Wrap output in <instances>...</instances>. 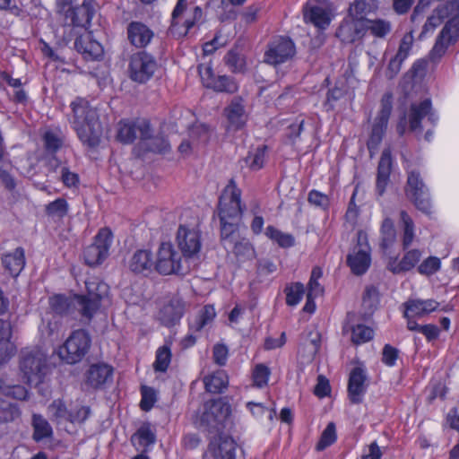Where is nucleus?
<instances>
[{
	"label": "nucleus",
	"instance_id": "4be33fe9",
	"mask_svg": "<svg viewBox=\"0 0 459 459\" xmlns=\"http://www.w3.org/2000/svg\"><path fill=\"white\" fill-rule=\"evenodd\" d=\"M129 271L134 274L149 275L154 270L153 254L150 249H137L127 261Z\"/></svg>",
	"mask_w": 459,
	"mask_h": 459
},
{
	"label": "nucleus",
	"instance_id": "39448f33",
	"mask_svg": "<svg viewBox=\"0 0 459 459\" xmlns=\"http://www.w3.org/2000/svg\"><path fill=\"white\" fill-rule=\"evenodd\" d=\"M393 110V94L386 92L383 95L380 102V110L375 117L369 137L367 142V148L370 157L377 152L387 130L390 116Z\"/></svg>",
	"mask_w": 459,
	"mask_h": 459
},
{
	"label": "nucleus",
	"instance_id": "4468645a",
	"mask_svg": "<svg viewBox=\"0 0 459 459\" xmlns=\"http://www.w3.org/2000/svg\"><path fill=\"white\" fill-rule=\"evenodd\" d=\"M369 251L367 235L359 230L357 234V245L347 255V264L354 274L362 275L369 268L371 263Z\"/></svg>",
	"mask_w": 459,
	"mask_h": 459
},
{
	"label": "nucleus",
	"instance_id": "49530a36",
	"mask_svg": "<svg viewBox=\"0 0 459 459\" xmlns=\"http://www.w3.org/2000/svg\"><path fill=\"white\" fill-rule=\"evenodd\" d=\"M337 439L336 427L333 422H329L326 428L323 430L318 442L316 445V450L318 452L324 451L328 446L335 443Z\"/></svg>",
	"mask_w": 459,
	"mask_h": 459
},
{
	"label": "nucleus",
	"instance_id": "f03ea898",
	"mask_svg": "<svg viewBox=\"0 0 459 459\" xmlns=\"http://www.w3.org/2000/svg\"><path fill=\"white\" fill-rule=\"evenodd\" d=\"M230 414V405L221 397L211 399L204 403L198 417V426L209 433L219 432Z\"/></svg>",
	"mask_w": 459,
	"mask_h": 459
},
{
	"label": "nucleus",
	"instance_id": "423d86ee",
	"mask_svg": "<svg viewBox=\"0 0 459 459\" xmlns=\"http://www.w3.org/2000/svg\"><path fill=\"white\" fill-rule=\"evenodd\" d=\"M20 369L29 385L42 382L47 371V356L39 349L23 350L20 355Z\"/></svg>",
	"mask_w": 459,
	"mask_h": 459
},
{
	"label": "nucleus",
	"instance_id": "72a5a7b5",
	"mask_svg": "<svg viewBox=\"0 0 459 459\" xmlns=\"http://www.w3.org/2000/svg\"><path fill=\"white\" fill-rule=\"evenodd\" d=\"M205 390L211 394H221L229 385L228 376L223 370H217L204 377Z\"/></svg>",
	"mask_w": 459,
	"mask_h": 459
},
{
	"label": "nucleus",
	"instance_id": "ddd939ff",
	"mask_svg": "<svg viewBox=\"0 0 459 459\" xmlns=\"http://www.w3.org/2000/svg\"><path fill=\"white\" fill-rule=\"evenodd\" d=\"M157 69L155 58L145 51H140L131 56L129 63V76L138 83L149 81Z\"/></svg>",
	"mask_w": 459,
	"mask_h": 459
},
{
	"label": "nucleus",
	"instance_id": "de8ad7c7",
	"mask_svg": "<svg viewBox=\"0 0 459 459\" xmlns=\"http://www.w3.org/2000/svg\"><path fill=\"white\" fill-rule=\"evenodd\" d=\"M400 217L403 223V249L406 250L411 245L414 238V223L405 211L400 212Z\"/></svg>",
	"mask_w": 459,
	"mask_h": 459
},
{
	"label": "nucleus",
	"instance_id": "7ed1b4c3",
	"mask_svg": "<svg viewBox=\"0 0 459 459\" xmlns=\"http://www.w3.org/2000/svg\"><path fill=\"white\" fill-rule=\"evenodd\" d=\"M217 214L220 221L240 222L242 220L241 190L234 178L230 179L219 197Z\"/></svg>",
	"mask_w": 459,
	"mask_h": 459
},
{
	"label": "nucleus",
	"instance_id": "a18cd8bd",
	"mask_svg": "<svg viewBox=\"0 0 459 459\" xmlns=\"http://www.w3.org/2000/svg\"><path fill=\"white\" fill-rule=\"evenodd\" d=\"M229 249L234 253L237 257L244 260L252 259L255 255V249L248 239L240 238L235 241L234 245L230 246Z\"/></svg>",
	"mask_w": 459,
	"mask_h": 459
},
{
	"label": "nucleus",
	"instance_id": "f3484780",
	"mask_svg": "<svg viewBox=\"0 0 459 459\" xmlns=\"http://www.w3.org/2000/svg\"><path fill=\"white\" fill-rule=\"evenodd\" d=\"M177 243L185 258H193L201 250V238L198 231L189 230L184 225L178 227Z\"/></svg>",
	"mask_w": 459,
	"mask_h": 459
},
{
	"label": "nucleus",
	"instance_id": "4d7b16f0",
	"mask_svg": "<svg viewBox=\"0 0 459 459\" xmlns=\"http://www.w3.org/2000/svg\"><path fill=\"white\" fill-rule=\"evenodd\" d=\"M72 300L64 295H56L50 299V307L57 315H67L70 311Z\"/></svg>",
	"mask_w": 459,
	"mask_h": 459
},
{
	"label": "nucleus",
	"instance_id": "603ef678",
	"mask_svg": "<svg viewBox=\"0 0 459 459\" xmlns=\"http://www.w3.org/2000/svg\"><path fill=\"white\" fill-rule=\"evenodd\" d=\"M379 303V291L376 286L370 285L366 287L363 297L362 305L370 313H372Z\"/></svg>",
	"mask_w": 459,
	"mask_h": 459
},
{
	"label": "nucleus",
	"instance_id": "052dcab7",
	"mask_svg": "<svg viewBox=\"0 0 459 459\" xmlns=\"http://www.w3.org/2000/svg\"><path fill=\"white\" fill-rule=\"evenodd\" d=\"M403 306L405 307L403 316L422 317L426 315L423 299H408Z\"/></svg>",
	"mask_w": 459,
	"mask_h": 459
},
{
	"label": "nucleus",
	"instance_id": "473e14b6",
	"mask_svg": "<svg viewBox=\"0 0 459 459\" xmlns=\"http://www.w3.org/2000/svg\"><path fill=\"white\" fill-rule=\"evenodd\" d=\"M454 33L449 32L448 26L442 28L437 35L435 44L429 52V59L433 63L438 62L441 57L446 54L448 47L455 44L457 40L450 39Z\"/></svg>",
	"mask_w": 459,
	"mask_h": 459
},
{
	"label": "nucleus",
	"instance_id": "f8f14e48",
	"mask_svg": "<svg viewBox=\"0 0 459 459\" xmlns=\"http://www.w3.org/2000/svg\"><path fill=\"white\" fill-rule=\"evenodd\" d=\"M199 74L204 86L215 92L233 94L238 90V83L232 76L215 74L210 65H200Z\"/></svg>",
	"mask_w": 459,
	"mask_h": 459
},
{
	"label": "nucleus",
	"instance_id": "6e6552de",
	"mask_svg": "<svg viewBox=\"0 0 459 459\" xmlns=\"http://www.w3.org/2000/svg\"><path fill=\"white\" fill-rule=\"evenodd\" d=\"M405 195L419 211L426 214L431 212L429 188L425 185L419 170L413 169L407 171Z\"/></svg>",
	"mask_w": 459,
	"mask_h": 459
},
{
	"label": "nucleus",
	"instance_id": "9d476101",
	"mask_svg": "<svg viewBox=\"0 0 459 459\" xmlns=\"http://www.w3.org/2000/svg\"><path fill=\"white\" fill-rule=\"evenodd\" d=\"M154 270L161 275H184L186 271L181 264L179 255L169 242H162L157 252V258L154 261Z\"/></svg>",
	"mask_w": 459,
	"mask_h": 459
},
{
	"label": "nucleus",
	"instance_id": "6ab92c4d",
	"mask_svg": "<svg viewBox=\"0 0 459 459\" xmlns=\"http://www.w3.org/2000/svg\"><path fill=\"white\" fill-rule=\"evenodd\" d=\"M368 379L366 370L361 367H355L350 373L348 380V396L351 403H362V397L367 392Z\"/></svg>",
	"mask_w": 459,
	"mask_h": 459
},
{
	"label": "nucleus",
	"instance_id": "2eb2a0df",
	"mask_svg": "<svg viewBox=\"0 0 459 459\" xmlns=\"http://www.w3.org/2000/svg\"><path fill=\"white\" fill-rule=\"evenodd\" d=\"M151 135V123L146 119L120 122L117 138L123 143H132L136 138L146 139Z\"/></svg>",
	"mask_w": 459,
	"mask_h": 459
},
{
	"label": "nucleus",
	"instance_id": "c03bdc74",
	"mask_svg": "<svg viewBox=\"0 0 459 459\" xmlns=\"http://www.w3.org/2000/svg\"><path fill=\"white\" fill-rule=\"evenodd\" d=\"M381 243L380 246L384 249L389 248L396 239V231L393 221L385 218L381 225Z\"/></svg>",
	"mask_w": 459,
	"mask_h": 459
},
{
	"label": "nucleus",
	"instance_id": "c756f323",
	"mask_svg": "<svg viewBox=\"0 0 459 459\" xmlns=\"http://www.w3.org/2000/svg\"><path fill=\"white\" fill-rule=\"evenodd\" d=\"M430 110H432V104L429 99L411 105L408 123L411 132L421 131V120L429 114Z\"/></svg>",
	"mask_w": 459,
	"mask_h": 459
},
{
	"label": "nucleus",
	"instance_id": "c9c22d12",
	"mask_svg": "<svg viewBox=\"0 0 459 459\" xmlns=\"http://www.w3.org/2000/svg\"><path fill=\"white\" fill-rule=\"evenodd\" d=\"M240 222L220 221V240L225 249L240 238Z\"/></svg>",
	"mask_w": 459,
	"mask_h": 459
},
{
	"label": "nucleus",
	"instance_id": "a211bd4d",
	"mask_svg": "<svg viewBox=\"0 0 459 459\" xmlns=\"http://www.w3.org/2000/svg\"><path fill=\"white\" fill-rule=\"evenodd\" d=\"M186 304L183 299L173 295L160 308L159 316L161 324L167 327L177 325L184 316Z\"/></svg>",
	"mask_w": 459,
	"mask_h": 459
},
{
	"label": "nucleus",
	"instance_id": "0e129e2a",
	"mask_svg": "<svg viewBox=\"0 0 459 459\" xmlns=\"http://www.w3.org/2000/svg\"><path fill=\"white\" fill-rule=\"evenodd\" d=\"M421 252L419 249H411L404 254L401 259L402 269L404 272L412 269L420 260Z\"/></svg>",
	"mask_w": 459,
	"mask_h": 459
},
{
	"label": "nucleus",
	"instance_id": "aec40b11",
	"mask_svg": "<svg viewBox=\"0 0 459 459\" xmlns=\"http://www.w3.org/2000/svg\"><path fill=\"white\" fill-rule=\"evenodd\" d=\"M96 5L95 0H83L82 4L74 6L67 14L70 25L88 29L96 13Z\"/></svg>",
	"mask_w": 459,
	"mask_h": 459
},
{
	"label": "nucleus",
	"instance_id": "bb28decb",
	"mask_svg": "<svg viewBox=\"0 0 459 459\" xmlns=\"http://www.w3.org/2000/svg\"><path fill=\"white\" fill-rule=\"evenodd\" d=\"M127 39L135 48H143L152 39L153 31L141 22H131L126 28Z\"/></svg>",
	"mask_w": 459,
	"mask_h": 459
},
{
	"label": "nucleus",
	"instance_id": "1a4fd4ad",
	"mask_svg": "<svg viewBox=\"0 0 459 459\" xmlns=\"http://www.w3.org/2000/svg\"><path fill=\"white\" fill-rule=\"evenodd\" d=\"M296 55V46L293 40L287 36H275L267 44L264 55V62L278 66L290 61Z\"/></svg>",
	"mask_w": 459,
	"mask_h": 459
},
{
	"label": "nucleus",
	"instance_id": "09e8293b",
	"mask_svg": "<svg viewBox=\"0 0 459 459\" xmlns=\"http://www.w3.org/2000/svg\"><path fill=\"white\" fill-rule=\"evenodd\" d=\"M171 361V351L168 345L160 347L156 351L153 368L156 372H165Z\"/></svg>",
	"mask_w": 459,
	"mask_h": 459
},
{
	"label": "nucleus",
	"instance_id": "e433bc0d",
	"mask_svg": "<svg viewBox=\"0 0 459 459\" xmlns=\"http://www.w3.org/2000/svg\"><path fill=\"white\" fill-rule=\"evenodd\" d=\"M266 151L267 145L264 144L251 149L243 159V161L251 170L257 171L264 167Z\"/></svg>",
	"mask_w": 459,
	"mask_h": 459
},
{
	"label": "nucleus",
	"instance_id": "a878e982",
	"mask_svg": "<svg viewBox=\"0 0 459 459\" xmlns=\"http://www.w3.org/2000/svg\"><path fill=\"white\" fill-rule=\"evenodd\" d=\"M74 47L85 60H97L103 55L102 46L93 39L91 33L78 36L74 40Z\"/></svg>",
	"mask_w": 459,
	"mask_h": 459
},
{
	"label": "nucleus",
	"instance_id": "69168bd1",
	"mask_svg": "<svg viewBox=\"0 0 459 459\" xmlns=\"http://www.w3.org/2000/svg\"><path fill=\"white\" fill-rule=\"evenodd\" d=\"M307 201L311 204L319 207L323 210H327L330 205L329 197L326 195L315 189L311 190L308 193Z\"/></svg>",
	"mask_w": 459,
	"mask_h": 459
},
{
	"label": "nucleus",
	"instance_id": "338daca9",
	"mask_svg": "<svg viewBox=\"0 0 459 459\" xmlns=\"http://www.w3.org/2000/svg\"><path fill=\"white\" fill-rule=\"evenodd\" d=\"M91 414V407L82 405L74 411L71 410L68 421L74 424H83Z\"/></svg>",
	"mask_w": 459,
	"mask_h": 459
},
{
	"label": "nucleus",
	"instance_id": "cd10ccee",
	"mask_svg": "<svg viewBox=\"0 0 459 459\" xmlns=\"http://www.w3.org/2000/svg\"><path fill=\"white\" fill-rule=\"evenodd\" d=\"M113 368L104 363L92 364L86 373V383L92 388H100L112 380Z\"/></svg>",
	"mask_w": 459,
	"mask_h": 459
},
{
	"label": "nucleus",
	"instance_id": "0eeeda50",
	"mask_svg": "<svg viewBox=\"0 0 459 459\" xmlns=\"http://www.w3.org/2000/svg\"><path fill=\"white\" fill-rule=\"evenodd\" d=\"M87 293L75 295L74 300L82 317L91 321L100 307L101 300L107 296L108 286L101 281H86Z\"/></svg>",
	"mask_w": 459,
	"mask_h": 459
},
{
	"label": "nucleus",
	"instance_id": "e2e57ef3",
	"mask_svg": "<svg viewBox=\"0 0 459 459\" xmlns=\"http://www.w3.org/2000/svg\"><path fill=\"white\" fill-rule=\"evenodd\" d=\"M142 400L140 407L143 411H150L156 402V393L153 388L143 386L141 390Z\"/></svg>",
	"mask_w": 459,
	"mask_h": 459
},
{
	"label": "nucleus",
	"instance_id": "bf43d9fd",
	"mask_svg": "<svg viewBox=\"0 0 459 459\" xmlns=\"http://www.w3.org/2000/svg\"><path fill=\"white\" fill-rule=\"evenodd\" d=\"M349 11L354 20L360 21L361 18L363 22H365L366 20H368L365 17V14L370 11L369 4L366 0H355L353 4H351Z\"/></svg>",
	"mask_w": 459,
	"mask_h": 459
},
{
	"label": "nucleus",
	"instance_id": "3c124183",
	"mask_svg": "<svg viewBox=\"0 0 459 459\" xmlns=\"http://www.w3.org/2000/svg\"><path fill=\"white\" fill-rule=\"evenodd\" d=\"M373 334V330L370 327L359 324L351 328V342L355 344H361L370 341Z\"/></svg>",
	"mask_w": 459,
	"mask_h": 459
},
{
	"label": "nucleus",
	"instance_id": "6e6d98bb",
	"mask_svg": "<svg viewBox=\"0 0 459 459\" xmlns=\"http://www.w3.org/2000/svg\"><path fill=\"white\" fill-rule=\"evenodd\" d=\"M286 294V303L289 306H296L302 299L305 289L300 282H295L290 286H287L284 290Z\"/></svg>",
	"mask_w": 459,
	"mask_h": 459
},
{
	"label": "nucleus",
	"instance_id": "8fccbe9b",
	"mask_svg": "<svg viewBox=\"0 0 459 459\" xmlns=\"http://www.w3.org/2000/svg\"><path fill=\"white\" fill-rule=\"evenodd\" d=\"M69 205L65 198H57L46 205L45 212L48 216L64 218L68 212Z\"/></svg>",
	"mask_w": 459,
	"mask_h": 459
},
{
	"label": "nucleus",
	"instance_id": "dca6fc26",
	"mask_svg": "<svg viewBox=\"0 0 459 459\" xmlns=\"http://www.w3.org/2000/svg\"><path fill=\"white\" fill-rule=\"evenodd\" d=\"M237 444L229 437H214L211 439L204 459H236Z\"/></svg>",
	"mask_w": 459,
	"mask_h": 459
},
{
	"label": "nucleus",
	"instance_id": "b1692460",
	"mask_svg": "<svg viewBox=\"0 0 459 459\" xmlns=\"http://www.w3.org/2000/svg\"><path fill=\"white\" fill-rule=\"evenodd\" d=\"M393 169L392 152L390 148H385L381 153L376 178V192L382 196L390 183V175Z\"/></svg>",
	"mask_w": 459,
	"mask_h": 459
},
{
	"label": "nucleus",
	"instance_id": "774afa93",
	"mask_svg": "<svg viewBox=\"0 0 459 459\" xmlns=\"http://www.w3.org/2000/svg\"><path fill=\"white\" fill-rule=\"evenodd\" d=\"M43 141L48 152L55 153L62 146V140L52 131H47L45 133Z\"/></svg>",
	"mask_w": 459,
	"mask_h": 459
},
{
	"label": "nucleus",
	"instance_id": "4c0bfd02",
	"mask_svg": "<svg viewBox=\"0 0 459 459\" xmlns=\"http://www.w3.org/2000/svg\"><path fill=\"white\" fill-rule=\"evenodd\" d=\"M216 316L215 308L212 305H205L189 323V328L195 332H200L205 325L212 322Z\"/></svg>",
	"mask_w": 459,
	"mask_h": 459
},
{
	"label": "nucleus",
	"instance_id": "9b49d317",
	"mask_svg": "<svg viewBox=\"0 0 459 459\" xmlns=\"http://www.w3.org/2000/svg\"><path fill=\"white\" fill-rule=\"evenodd\" d=\"M112 240V231L108 228L100 229L94 237L93 243L83 251L86 264L92 267L102 264L109 255Z\"/></svg>",
	"mask_w": 459,
	"mask_h": 459
},
{
	"label": "nucleus",
	"instance_id": "f704fd0d",
	"mask_svg": "<svg viewBox=\"0 0 459 459\" xmlns=\"http://www.w3.org/2000/svg\"><path fill=\"white\" fill-rule=\"evenodd\" d=\"M31 426L33 428L32 439L37 443L53 437L51 425L41 414L34 413L32 415Z\"/></svg>",
	"mask_w": 459,
	"mask_h": 459
},
{
	"label": "nucleus",
	"instance_id": "393cba45",
	"mask_svg": "<svg viewBox=\"0 0 459 459\" xmlns=\"http://www.w3.org/2000/svg\"><path fill=\"white\" fill-rule=\"evenodd\" d=\"M366 34V28H364L363 20L357 21L343 20L338 29L336 30L335 35L343 43H354L360 40Z\"/></svg>",
	"mask_w": 459,
	"mask_h": 459
},
{
	"label": "nucleus",
	"instance_id": "864d4df0",
	"mask_svg": "<svg viewBox=\"0 0 459 459\" xmlns=\"http://www.w3.org/2000/svg\"><path fill=\"white\" fill-rule=\"evenodd\" d=\"M224 63L232 73H242L245 68V59L235 49H230L224 56Z\"/></svg>",
	"mask_w": 459,
	"mask_h": 459
},
{
	"label": "nucleus",
	"instance_id": "13d9d810",
	"mask_svg": "<svg viewBox=\"0 0 459 459\" xmlns=\"http://www.w3.org/2000/svg\"><path fill=\"white\" fill-rule=\"evenodd\" d=\"M270 375L271 370L267 366L264 364L256 365L253 370L254 385L259 388L267 385Z\"/></svg>",
	"mask_w": 459,
	"mask_h": 459
},
{
	"label": "nucleus",
	"instance_id": "f257e3e1",
	"mask_svg": "<svg viewBox=\"0 0 459 459\" xmlns=\"http://www.w3.org/2000/svg\"><path fill=\"white\" fill-rule=\"evenodd\" d=\"M70 108L73 116L69 120L79 139L91 148L98 146L103 129L97 109L91 107L86 99L81 97L73 100Z\"/></svg>",
	"mask_w": 459,
	"mask_h": 459
},
{
	"label": "nucleus",
	"instance_id": "58836bf2",
	"mask_svg": "<svg viewBox=\"0 0 459 459\" xmlns=\"http://www.w3.org/2000/svg\"><path fill=\"white\" fill-rule=\"evenodd\" d=\"M364 28H366V32L369 31L372 36L384 39L391 32L392 24L384 19H368L364 22Z\"/></svg>",
	"mask_w": 459,
	"mask_h": 459
},
{
	"label": "nucleus",
	"instance_id": "412c9836",
	"mask_svg": "<svg viewBox=\"0 0 459 459\" xmlns=\"http://www.w3.org/2000/svg\"><path fill=\"white\" fill-rule=\"evenodd\" d=\"M436 13L441 15L444 19H448L443 28L448 26L449 32L454 33L450 39L458 40L459 39V1L450 0L439 4L435 8Z\"/></svg>",
	"mask_w": 459,
	"mask_h": 459
},
{
	"label": "nucleus",
	"instance_id": "680f3d73",
	"mask_svg": "<svg viewBox=\"0 0 459 459\" xmlns=\"http://www.w3.org/2000/svg\"><path fill=\"white\" fill-rule=\"evenodd\" d=\"M439 268L440 260L436 256H429L418 266V272L423 275H431L437 272Z\"/></svg>",
	"mask_w": 459,
	"mask_h": 459
},
{
	"label": "nucleus",
	"instance_id": "2f4dec72",
	"mask_svg": "<svg viewBox=\"0 0 459 459\" xmlns=\"http://www.w3.org/2000/svg\"><path fill=\"white\" fill-rule=\"evenodd\" d=\"M303 16L306 22H310L320 30L326 29L331 22L329 14L324 8L309 6V3L303 7Z\"/></svg>",
	"mask_w": 459,
	"mask_h": 459
},
{
	"label": "nucleus",
	"instance_id": "37998d69",
	"mask_svg": "<svg viewBox=\"0 0 459 459\" xmlns=\"http://www.w3.org/2000/svg\"><path fill=\"white\" fill-rule=\"evenodd\" d=\"M265 235L283 248L293 247L295 244V238L291 234L283 233L272 225L266 228Z\"/></svg>",
	"mask_w": 459,
	"mask_h": 459
},
{
	"label": "nucleus",
	"instance_id": "c85d7f7f",
	"mask_svg": "<svg viewBox=\"0 0 459 459\" xmlns=\"http://www.w3.org/2000/svg\"><path fill=\"white\" fill-rule=\"evenodd\" d=\"M130 441L137 451L146 453L155 444L156 434L149 422L143 423L132 435Z\"/></svg>",
	"mask_w": 459,
	"mask_h": 459
},
{
	"label": "nucleus",
	"instance_id": "ea45409f",
	"mask_svg": "<svg viewBox=\"0 0 459 459\" xmlns=\"http://www.w3.org/2000/svg\"><path fill=\"white\" fill-rule=\"evenodd\" d=\"M28 390L21 385H8L0 379V395L5 399L25 401L28 398Z\"/></svg>",
	"mask_w": 459,
	"mask_h": 459
},
{
	"label": "nucleus",
	"instance_id": "20e7f679",
	"mask_svg": "<svg viewBox=\"0 0 459 459\" xmlns=\"http://www.w3.org/2000/svg\"><path fill=\"white\" fill-rule=\"evenodd\" d=\"M91 338L86 330L74 331L58 348L57 354L62 361L74 365L83 359L89 352Z\"/></svg>",
	"mask_w": 459,
	"mask_h": 459
},
{
	"label": "nucleus",
	"instance_id": "79ce46f5",
	"mask_svg": "<svg viewBox=\"0 0 459 459\" xmlns=\"http://www.w3.org/2000/svg\"><path fill=\"white\" fill-rule=\"evenodd\" d=\"M21 416V410L16 402H12L0 395V422H11Z\"/></svg>",
	"mask_w": 459,
	"mask_h": 459
},
{
	"label": "nucleus",
	"instance_id": "7c9ffc66",
	"mask_svg": "<svg viewBox=\"0 0 459 459\" xmlns=\"http://www.w3.org/2000/svg\"><path fill=\"white\" fill-rule=\"evenodd\" d=\"M2 264L11 276L17 277L25 265L24 249L17 247L13 252L4 255Z\"/></svg>",
	"mask_w": 459,
	"mask_h": 459
},
{
	"label": "nucleus",
	"instance_id": "5fc2aeb1",
	"mask_svg": "<svg viewBox=\"0 0 459 459\" xmlns=\"http://www.w3.org/2000/svg\"><path fill=\"white\" fill-rule=\"evenodd\" d=\"M192 143H206L210 139L209 126L205 124H195L189 129Z\"/></svg>",
	"mask_w": 459,
	"mask_h": 459
},
{
	"label": "nucleus",
	"instance_id": "5701e85b",
	"mask_svg": "<svg viewBox=\"0 0 459 459\" xmlns=\"http://www.w3.org/2000/svg\"><path fill=\"white\" fill-rule=\"evenodd\" d=\"M224 114L230 129L235 131L242 129L247 120L245 100L241 96H235L224 108Z\"/></svg>",
	"mask_w": 459,
	"mask_h": 459
},
{
	"label": "nucleus",
	"instance_id": "a19ab883",
	"mask_svg": "<svg viewBox=\"0 0 459 459\" xmlns=\"http://www.w3.org/2000/svg\"><path fill=\"white\" fill-rule=\"evenodd\" d=\"M143 147L151 152L166 153L169 152V142L163 136H153V130L151 127V135L146 139H141Z\"/></svg>",
	"mask_w": 459,
	"mask_h": 459
}]
</instances>
